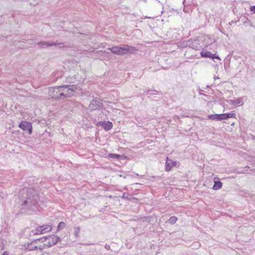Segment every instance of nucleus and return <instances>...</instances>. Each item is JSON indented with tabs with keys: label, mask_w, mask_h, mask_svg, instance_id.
I'll return each mask as SVG.
<instances>
[{
	"label": "nucleus",
	"mask_w": 255,
	"mask_h": 255,
	"mask_svg": "<svg viewBox=\"0 0 255 255\" xmlns=\"http://www.w3.org/2000/svg\"><path fill=\"white\" fill-rule=\"evenodd\" d=\"M39 196L37 191L31 188H24L18 193L17 203L20 210H33L38 203Z\"/></svg>",
	"instance_id": "nucleus-1"
},
{
	"label": "nucleus",
	"mask_w": 255,
	"mask_h": 255,
	"mask_svg": "<svg viewBox=\"0 0 255 255\" xmlns=\"http://www.w3.org/2000/svg\"><path fill=\"white\" fill-rule=\"evenodd\" d=\"M112 53L118 55H125L128 53H133L136 49L133 46L127 44H121L107 48Z\"/></svg>",
	"instance_id": "nucleus-2"
},
{
	"label": "nucleus",
	"mask_w": 255,
	"mask_h": 255,
	"mask_svg": "<svg viewBox=\"0 0 255 255\" xmlns=\"http://www.w3.org/2000/svg\"><path fill=\"white\" fill-rule=\"evenodd\" d=\"M66 83L67 85L71 88L74 87L75 90H80L82 89V84L84 82V79L79 76H74L72 77H67L66 78Z\"/></svg>",
	"instance_id": "nucleus-3"
},
{
	"label": "nucleus",
	"mask_w": 255,
	"mask_h": 255,
	"mask_svg": "<svg viewBox=\"0 0 255 255\" xmlns=\"http://www.w3.org/2000/svg\"><path fill=\"white\" fill-rule=\"evenodd\" d=\"M61 88V91L63 92V95H62V99L66 98L71 97L73 96L76 93V90L74 89V87H70L67 85H63L60 86Z\"/></svg>",
	"instance_id": "nucleus-4"
},
{
	"label": "nucleus",
	"mask_w": 255,
	"mask_h": 255,
	"mask_svg": "<svg viewBox=\"0 0 255 255\" xmlns=\"http://www.w3.org/2000/svg\"><path fill=\"white\" fill-rule=\"evenodd\" d=\"M61 88L60 86L52 87L49 90V95L52 98L62 99V95H63V92L61 91Z\"/></svg>",
	"instance_id": "nucleus-5"
},
{
	"label": "nucleus",
	"mask_w": 255,
	"mask_h": 255,
	"mask_svg": "<svg viewBox=\"0 0 255 255\" xmlns=\"http://www.w3.org/2000/svg\"><path fill=\"white\" fill-rule=\"evenodd\" d=\"M103 107L102 100L98 98L93 99L89 105V108L91 111L99 110Z\"/></svg>",
	"instance_id": "nucleus-6"
},
{
	"label": "nucleus",
	"mask_w": 255,
	"mask_h": 255,
	"mask_svg": "<svg viewBox=\"0 0 255 255\" xmlns=\"http://www.w3.org/2000/svg\"><path fill=\"white\" fill-rule=\"evenodd\" d=\"M18 127L24 131H27L29 134L32 132V124L28 121H21L18 125Z\"/></svg>",
	"instance_id": "nucleus-7"
},
{
	"label": "nucleus",
	"mask_w": 255,
	"mask_h": 255,
	"mask_svg": "<svg viewBox=\"0 0 255 255\" xmlns=\"http://www.w3.org/2000/svg\"><path fill=\"white\" fill-rule=\"evenodd\" d=\"M60 45V46L63 47V43H56L52 41H40L37 43V45L40 46L41 48H45L51 46H56L57 45Z\"/></svg>",
	"instance_id": "nucleus-8"
},
{
	"label": "nucleus",
	"mask_w": 255,
	"mask_h": 255,
	"mask_svg": "<svg viewBox=\"0 0 255 255\" xmlns=\"http://www.w3.org/2000/svg\"><path fill=\"white\" fill-rule=\"evenodd\" d=\"M186 45L195 50H198L201 48L198 39H189L186 42Z\"/></svg>",
	"instance_id": "nucleus-9"
},
{
	"label": "nucleus",
	"mask_w": 255,
	"mask_h": 255,
	"mask_svg": "<svg viewBox=\"0 0 255 255\" xmlns=\"http://www.w3.org/2000/svg\"><path fill=\"white\" fill-rule=\"evenodd\" d=\"M96 126L98 127H101L103 128L105 130L108 131V130H109L110 129H111L113 128V125L112 123L110 121H108V122L99 121L97 123Z\"/></svg>",
	"instance_id": "nucleus-10"
},
{
	"label": "nucleus",
	"mask_w": 255,
	"mask_h": 255,
	"mask_svg": "<svg viewBox=\"0 0 255 255\" xmlns=\"http://www.w3.org/2000/svg\"><path fill=\"white\" fill-rule=\"evenodd\" d=\"M200 55L202 57L209 58L211 59H220L219 56L215 54H212L211 52L206 50H203L200 52Z\"/></svg>",
	"instance_id": "nucleus-11"
},
{
	"label": "nucleus",
	"mask_w": 255,
	"mask_h": 255,
	"mask_svg": "<svg viewBox=\"0 0 255 255\" xmlns=\"http://www.w3.org/2000/svg\"><path fill=\"white\" fill-rule=\"evenodd\" d=\"M177 165L176 161H172L168 157L166 158V164L165 165V169L166 171H170L173 167Z\"/></svg>",
	"instance_id": "nucleus-12"
},
{
	"label": "nucleus",
	"mask_w": 255,
	"mask_h": 255,
	"mask_svg": "<svg viewBox=\"0 0 255 255\" xmlns=\"http://www.w3.org/2000/svg\"><path fill=\"white\" fill-rule=\"evenodd\" d=\"M214 182V185L213 186V189L214 190H218L222 188L223 183L220 181L218 178H215Z\"/></svg>",
	"instance_id": "nucleus-13"
},
{
	"label": "nucleus",
	"mask_w": 255,
	"mask_h": 255,
	"mask_svg": "<svg viewBox=\"0 0 255 255\" xmlns=\"http://www.w3.org/2000/svg\"><path fill=\"white\" fill-rule=\"evenodd\" d=\"M209 119L212 120H216L221 121L223 120V114H212L208 116Z\"/></svg>",
	"instance_id": "nucleus-14"
},
{
	"label": "nucleus",
	"mask_w": 255,
	"mask_h": 255,
	"mask_svg": "<svg viewBox=\"0 0 255 255\" xmlns=\"http://www.w3.org/2000/svg\"><path fill=\"white\" fill-rule=\"evenodd\" d=\"M53 239V237L52 236H47L43 237L41 238L37 239L32 241V243H35V244L37 243V242H39L41 243L46 242L47 240H52Z\"/></svg>",
	"instance_id": "nucleus-15"
},
{
	"label": "nucleus",
	"mask_w": 255,
	"mask_h": 255,
	"mask_svg": "<svg viewBox=\"0 0 255 255\" xmlns=\"http://www.w3.org/2000/svg\"><path fill=\"white\" fill-rule=\"evenodd\" d=\"M49 236H52L53 237V239L52 240H48V241L46 244L50 243V244L52 245V246L56 244L59 241H60V238L57 236L52 235H50Z\"/></svg>",
	"instance_id": "nucleus-16"
},
{
	"label": "nucleus",
	"mask_w": 255,
	"mask_h": 255,
	"mask_svg": "<svg viewBox=\"0 0 255 255\" xmlns=\"http://www.w3.org/2000/svg\"><path fill=\"white\" fill-rule=\"evenodd\" d=\"M223 120H227L231 118H235L236 114L234 113H228L223 114Z\"/></svg>",
	"instance_id": "nucleus-17"
},
{
	"label": "nucleus",
	"mask_w": 255,
	"mask_h": 255,
	"mask_svg": "<svg viewBox=\"0 0 255 255\" xmlns=\"http://www.w3.org/2000/svg\"><path fill=\"white\" fill-rule=\"evenodd\" d=\"M108 157L110 158L117 159L119 160L122 158V155L116 153H109Z\"/></svg>",
	"instance_id": "nucleus-18"
},
{
	"label": "nucleus",
	"mask_w": 255,
	"mask_h": 255,
	"mask_svg": "<svg viewBox=\"0 0 255 255\" xmlns=\"http://www.w3.org/2000/svg\"><path fill=\"white\" fill-rule=\"evenodd\" d=\"M41 227H43V228H42V231L43 234L50 232L52 230V227L50 225H48L41 226Z\"/></svg>",
	"instance_id": "nucleus-19"
},
{
	"label": "nucleus",
	"mask_w": 255,
	"mask_h": 255,
	"mask_svg": "<svg viewBox=\"0 0 255 255\" xmlns=\"http://www.w3.org/2000/svg\"><path fill=\"white\" fill-rule=\"evenodd\" d=\"M42 227L39 226L36 228V229L34 231H32V232L33 233L34 235H39V234H43L42 231Z\"/></svg>",
	"instance_id": "nucleus-20"
},
{
	"label": "nucleus",
	"mask_w": 255,
	"mask_h": 255,
	"mask_svg": "<svg viewBox=\"0 0 255 255\" xmlns=\"http://www.w3.org/2000/svg\"><path fill=\"white\" fill-rule=\"evenodd\" d=\"M146 92L148 93V94L151 96L157 94L158 93H159V92H158L155 90H151V89H150L149 88H148L147 89H146V91H144V93H146Z\"/></svg>",
	"instance_id": "nucleus-21"
},
{
	"label": "nucleus",
	"mask_w": 255,
	"mask_h": 255,
	"mask_svg": "<svg viewBox=\"0 0 255 255\" xmlns=\"http://www.w3.org/2000/svg\"><path fill=\"white\" fill-rule=\"evenodd\" d=\"M233 105L237 106L240 105H242L243 104L242 100L240 99H237L235 100L232 101Z\"/></svg>",
	"instance_id": "nucleus-22"
},
{
	"label": "nucleus",
	"mask_w": 255,
	"mask_h": 255,
	"mask_svg": "<svg viewBox=\"0 0 255 255\" xmlns=\"http://www.w3.org/2000/svg\"><path fill=\"white\" fill-rule=\"evenodd\" d=\"M52 247V245L50 244V243H49V244H44L43 246H40L39 247H38V250H40L41 252L42 251V250L45 248H50Z\"/></svg>",
	"instance_id": "nucleus-23"
},
{
	"label": "nucleus",
	"mask_w": 255,
	"mask_h": 255,
	"mask_svg": "<svg viewBox=\"0 0 255 255\" xmlns=\"http://www.w3.org/2000/svg\"><path fill=\"white\" fill-rule=\"evenodd\" d=\"M177 220V218L175 216L171 217L168 220L169 223L173 225L174 224Z\"/></svg>",
	"instance_id": "nucleus-24"
},
{
	"label": "nucleus",
	"mask_w": 255,
	"mask_h": 255,
	"mask_svg": "<svg viewBox=\"0 0 255 255\" xmlns=\"http://www.w3.org/2000/svg\"><path fill=\"white\" fill-rule=\"evenodd\" d=\"M207 37L209 39V41H208L207 42V44H208V45H210V44L215 42V41H216L215 38L212 37L210 35H207Z\"/></svg>",
	"instance_id": "nucleus-25"
},
{
	"label": "nucleus",
	"mask_w": 255,
	"mask_h": 255,
	"mask_svg": "<svg viewBox=\"0 0 255 255\" xmlns=\"http://www.w3.org/2000/svg\"><path fill=\"white\" fill-rule=\"evenodd\" d=\"M66 227V224L63 222H60L57 226V230L63 229Z\"/></svg>",
	"instance_id": "nucleus-26"
},
{
	"label": "nucleus",
	"mask_w": 255,
	"mask_h": 255,
	"mask_svg": "<svg viewBox=\"0 0 255 255\" xmlns=\"http://www.w3.org/2000/svg\"><path fill=\"white\" fill-rule=\"evenodd\" d=\"M239 20L243 22L244 23H248L250 22V20L246 16H241Z\"/></svg>",
	"instance_id": "nucleus-27"
},
{
	"label": "nucleus",
	"mask_w": 255,
	"mask_h": 255,
	"mask_svg": "<svg viewBox=\"0 0 255 255\" xmlns=\"http://www.w3.org/2000/svg\"><path fill=\"white\" fill-rule=\"evenodd\" d=\"M32 242L29 245V250L33 251V250H37L38 249V246H32Z\"/></svg>",
	"instance_id": "nucleus-28"
},
{
	"label": "nucleus",
	"mask_w": 255,
	"mask_h": 255,
	"mask_svg": "<svg viewBox=\"0 0 255 255\" xmlns=\"http://www.w3.org/2000/svg\"><path fill=\"white\" fill-rule=\"evenodd\" d=\"M53 75L54 77L56 76V78L61 77L62 76L61 72L53 73Z\"/></svg>",
	"instance_id": "nucleus-29"
},
{
	"label": "nucleus",
	"mask_w": 255,
	"mask_h": 255,
	"mask_svg": "<svg viewBox=\"0 0 255 255\" xmlns=\"http://www.w3.org/2000/svg\"><path fill=\"white\" fill-rule=\"evenodd\" d=\"M129 194L128 193L125 192L123 193L122 198L124 199H128Z\"/></svg>",
	"instance_id": "nucleus-30"
},
{
	"label": "nucleus",
	"mask_w": 255,
	"mask_h": 255,
	"mask_svg": "<svg viewBox=\"0 0 255 255\" xmlns=\"http://www.w3.org/2000/svg\"><path fill=\"white\" fill-rule=\"evenodd\" d=\"M80 228L79 227H77L75 230V233L76 234H78L80 232Z\"/></svg>",
	"instance_id": "nucleus-31"
},
{
	"label": "nucleus",
	"mask_w": 255,
	"mask_h": 255,
	"mask_svg": "<svg viewBox=\"0 0 255 255\" xmlns=\"http://www.w3.org/2000/svg\"><path fill=\"white\" fill-rule=\"evenodd\" d=\"M251 10L255 13V5L251 7Z\"/></svg>",
	"instance_id": "nucleus-32"
},
{
	"label": "nucleus",
	"mask_w": 255,
	"mask_h": 255,
	"mask_svg": "<svg viewBox=\"0 0 255 255\" xmlns=\"http://www.w3.org/2000/svg\"><path fill=\"white\" fill-rule=\"evenodd\" d=\"M105 248L107 249V250H109L110 249V245H107V244H106L105 245Z\"/></svg>",
	"instance_id": "nucleus-33"
},
{
	"label": "nucleus",
	"mask_w": 255,
	"mask_h": 255,
	"mask_svg": "<svg viewBox=\"0 0 255 255\" xmlns=\"http://www.w3.org/2000/svg\"><path fill=\"white\" fill-rule=\"evenodd\" d=\"M6 17H7V15H2L0 16L1 18H3V19H5Z\"/></svg>",
	"instance_id": "nucleus-34"
},
{
	"label": "nucleus",
	"mask_w": 255,
	"mask_h": 255,
	"mask_svg": "<svg viewBox=\"0 0 255 255\" xmlns=\"http://www.w3.org/2000/svg\"><path fill=\"white\" fill-rule=\"evenodd\" d=\"M200 95H202L205 97H208L209 96L208 95H206V94H202V92H200L199 93Z\"/></svg>",
	"instance_id": "nucleus-35"
},
{
	"label": "nucleus",
	"mask_w": 255,
	"mask_h": 255,
	"mask_svg": "<svg viewBox=\"0 0 255 255\" xmlns=\"http://www.w3.org/2000/svg\"><path fill=\"white\" fill-rule=\"evenodd\" d=\"M183 4L185 6L186 5V0H184L183 1Z\"/></svg>",
	"instance_id": "nucleus-36"
},
{
	"label": "nucleus",
	"mask_w": 255,
	"mask_h": 255,
	"mask_svg": "<svg viewBox=\"0 0 255 255\" xmlns=\"http://www.w3.org/2000/svg\"><path fill=\"white\" fill-rule=\"evenodd\" d=\"M2 255H8L6 252H4Z\"/></svg>",
	"instance_id": "nucleus-37"
}]
</instances>
